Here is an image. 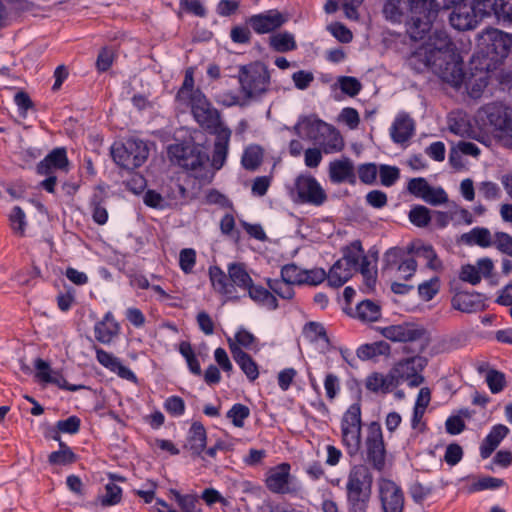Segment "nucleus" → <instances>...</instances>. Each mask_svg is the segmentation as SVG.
Returning <instances> with one entry per match:
<instances>
[{"label":"nucleus","mask_w":512,"mask_h":512,"mask_svg":"<svg viewBox=\"0 0 512 512\" xmlns=\"http://www.w3.org/2000/svg\"><path fill=\"white\" fill-rule=\"evenodd\" d=\"M119 333L120 325L110 311L94 326V336L102 344H110Z\"/></svg>","instance_id":"bb28decb"},{"label":"nucleus","mask_w":512,"mask_h":512,"mask_svg":"<svg viewBox=\"0 0 512 512\" xmlns=\"http://www.w3.org/2000/svg\"><path fill=\"white\" fill-rule=\"evenodd\" d=\"M378 498L383 512H403L404 493L399 485L392 480H378Z\"/></svg>","instance_id":"2eb2a0df"},{"label":"nucleus","mask_w":512,"mask_h":512,"mask_svg":"<svg viewBox=\"0 0 512 512\" xmlns=\"http://www.w3.org/2000/svg\"><path fill=\"white\" fill-rule=\"evenodd\" d=\"M440 290V279L433 277L430 280L424 281L418 286V294L421 299L430 301Z\"/></svg>","instance_id":"6e6d98bb"},{"label":"nucleus","mask_w":512,"mask_h":512,"mask_svg":"<svg viewBox=\"0 0 512 512\" xmlns=\"http://www.w3.org/2000/svg\"><path fill=\"white\" fill-rule=\"evenodd\" d=\"M231 344L236 345L239 349H248L255 353H257L260 350V346L258 343V339L247 329L240 328L234 338H228V346L231 350Z\"/></svg>","instance_id":"a19ab883"},{"label":"nucleus","mask_w":512,"mask_h":512,"mask_svg":"<svg viewBox=\"0 0 512 512\" xmlns=\"http://www.w3.org/2000/svg\"><path fill=\"white\" fill-rule=\"evenodd\" d=\"M249 297L258 305L269 310H275L278 307L277 299L266 288L260 285H254L253 282L247 288Z\"/></svg>","instance_id":"4c0bfd02"},{"label":"nucleus","mask_w":512,"mask_h":512,"mask_svg":"<svg viewBox=\"0 0 512 512\" xmlns=\"http://www.w3.org/2000/svg\"><path fill=\"white\" fill-rule=\"evenodd\" d=\"M414 133V120L406 113H399L390 127V136L393 142L403 144L412 138Z\"/></svg>","instance_id":"393cba45"},{"label":"nucleus","mask_w":512,"mask_h":512,"mask_svg":"<svg viewBox=\"0 0 512 512\" xmlns=\"http://www.w3.org/2000/svg\"><path fill=\"white\" fill-rule=\"evenodd\" d=\"M286 20L284 15L278 10H269L264 13L252 15L247 23L257 34H265L278 29Z\"/></svg>","instance_id":"aec40b11"},{"label":"nucleus","mask_w":512,"mask_h":512,"mask_svg":"<svg viewBox=\"0 0 512 512\" xmlns=\"http://www.w3.org/2000/svg\"><path fill=\"white\" fill-rule=\"evenodd\" d=\"M175 101L180 108H190L195 121L210 133L227 128L221 121L220 112L212 106L204 93L194 86V70L185 71L183 83Z\"/></svg>","instance_id":"7ed1b4c3"},{"label":"nucleus","mask_w":512,"mask_h":512,"mask_svg":"<svg viewBox=\"0 0 512 512\" xmlns=\"http://www.w3.org/2000/svg\"><path fill=\"white\" fill-rule=\"evenodd\" d=\"M250 415V410L247 406L237 403L234 404L227 412V418L231 420L235 427L242 428L244 421Z\"/></svg>","instance_id":"864d4df0"},{"label":"nucleus","mask_w":512,"mask_h":512,"mask_svg":"<svg viewBox=\"0 0 512 512\" xmlns=\"http://www.w3.org/2000/svg\"><path fill=\"white\" fill-rule=\"evenodd\" d=\"M196 264V252L192 248H185L179 254V266L185 274H190Z\"/></svg>","instance_id":"680f3d73"},{"label":"nucleus","mask_w":512,"mask_h":512,"mask_svg":"<svg viewBox=\"0 0 512 512\" xmlns=\"http://www.w3.org/2000/svg\"><path fill=\"white\" fill-rule=\"evenodd\" d=\"M356 316L364 322H374L380 317V307L370 300L362 301L356 307Z\"/></svg>","instance_id":"a18cd8bd"},{"label":"nucleus","mask_w":512,"mask_h":512,"mask_svg":"<svg viewBox=\"0 0 512 512\" xmlns=\"http://www.w3.org/2000/svg\"><path fill=\"white\" fill-rule=\"evenodd\" d=\"M214 134L216 139L210 167L215 172V170L221 169L225 164L232 132L229 128H222L218 129Z\"/></svg>","instance_id":"a878e982"},{"label":"nucleus","mask_w":512,"mask_h":512,"mask_svg":"<svg viewBox=\"0 0 512 512\" xmlns=\"http://www.w3.org/2000/svg\"><path fill=\"white\" fill-rule=\"evenodd\" d=\"M262 161V150L259 146L246 148L242 156V165L248 170H255Z\"/></svg>","instance_id":"3c124183"},{"label":"nucleus","mask_w":512,"mask_h":512,"mask_svg":"<svg viewBox=\"0 0 512 512\" xmlns=\"http://www.w3.org/2000/svg\"><path fill=\"white\" fill-rule=\"evenodd\" d=\"M391 347L385 341H377L369 344L361 345L357 351V357L360 360H374L379 356H387L390 354Z\"/></svg>","instance_id":"e433bc0d"},{"label":"nucleus","mask_w":512,"mask_h":512,"mask_svg":"<svg viewBox=\"0 0 512 512\" xmlns=\"http://www.w3.org/2000/svg\"><path fill=\"white\" fill-rule=\"evenodd\" d=\"M111 155L119 167L134 170L146 162L149 148L142 140L127 139L125 142L114 143L111 147Z\"/></svg>","instance_id":"0eeeda50"},{"label":"nucleus","mask_w":512,"mask_h":512,"mask_svg":"<svg viewBox=\"0 0 512 512\" xmlns=\"http://www.w3.org/2000/svg\"><path fill=\"white\" fill-rule=\"evenodd\" d=\"M268 286L269 288L278 296H280L283 299H291L294 296V290L292 288L291 283H288L287 281L283 280L282 278L274 279V280H268Z\"/></svg>","instance_id":"4d7b16f0"},{"label":"nucleus","mask_w":512,"mask_h":512,"mask_svg":"<svg viewBox=\"0 0 512 512\" xmlns=\"http://www.w3.org/2000/svg\"><path fill=\"white\" fill-rule=\"evenodd\" d=\"M327 278V273L322 268L303 269L302 285L316 286Z\"/></svg>","instance_id":"0e129e2a"},{"label":"nucleus","mask_w":512,"mask_h":512,"mask_svg":"<svg viewBox=\"0 0 512 512\" xmlns=\"http://www.w3.org/2000/svg\"><path fill=\"white\" fill-rule=\"evenodd\" d=\"M417 261L414 258H405L399 263L396 273L399 280L408 281L417 270Z\"/></svg>","instance_id":"bf43d9fd"},{"label":"nucleus","mask_w":512,"mask_h":512,"mask_svg":"<svg viewBox=\"0 0 512 512\" xmlns=\"http://www.w3.org/2000/svg\"><path fill=\"white\" fill-rule=\"evenodd\" d=\"M206 430L200 422L192 423L187 439L185 448L189 449L193 455L199 456L206 447Z\"/></svg>","instance_id":"473e14b6"},{"label":"nucleus","mask_w":512,"mask_h":512,"mask_svg":"<svg viewBox=\"0 0 512 512\" xmlns=\"http://www.w3.org/2000/svg\"><path fill=\"white\" fill-rule=\"evenodd\" d=\"M69 164L65 148H55L37 166L40 175H50L54 170H65Z\"/></svg>","instance_id":"c85d7f7f"},{"label":"nucleus","mask_w":512,"mask_h":512,"mask_svg":"<svg viewBox=\"0 0 512 512\" xmlns=\"http://www.w3.org/2000/svg\"><path fill=\"white\" fill-rule=\"evenodd\" d=\"M476 121L482 129L491 128L496 131L501 139V133L512 121V109L499 102L489 103L477 111Z\"/></svg>","instance_id":"f8f14e48"},{"label":"nucleus","mask_w":512,"mask_h":512,"mask_svg":"<svg viewBox=\"0 0 512 512\" xmlns=\"http://www.w3.org/2000/svg\"><path fill=\"white\" fill-rule=\"evenodd\" d=\"M365 452L368 463L377 471H382L386 464V448L381 425L371 422L367 428Z\"/></svg>","instance_id":"ddd939ff"},{"label":"nucleus","mask_w":512,"mask_h":512,"mask_svg":"<svg viewBox=\"0 0 512 512\" xmlns=\"http://www.w3.org/2000/svg\"><path fill=\"white\" fill-rule=\"evenodd\" d=\"M168 154L172 161L188 170L193 177L203 183H210L214 177V171L210 167L209 156L202 148L194 144H174L168 148Z\"/></svg>","instance_id":"20e7f679"},{"label":"nucleus","mask_w":512,"mask_h":512,"mask_svg":"<svg viewBox=\"0 0 512 512\" xmlns=\"http://www.w3.org/2000/svg\"><path fill=\"white\" fill-rule=\"evenodd\" d=\"M75 460V454L63 443H60V450L52 452L48 457V461L52 465H68Z\"/></svg>","instance_id":"de8ad7c7"},{"label":"nucleus","mask_w":512,"mask_h":512,"mask_svg":"<svg viewBox=\"0 0 512 512\" xmlns=\"http://www.w3.org/2000/svg\"><path fill=\"white\" fill-rule=\"evenodd\" d=\"M478 11L512 23V0H478Z\"/></svg>","instance_id":"cd10ccee"},{"label":"nucleus","mask_w":512,"mask_h":512,"mask_svg":"<svg viewBox=\"0 0 512 512\" xmlns=\"http://www.w3.org/2000/svg\"><path fill=\"white\" fill-rule=\"evenodd\" d=\"M408 217L410 222L417 227H425L431 220L429 209L422 205L414 206L410 210Z\"/></svg>","instance_id":"5fc2aeb1"},{"label":"nucleus","mask_w":512,"mask_h":512,"mask_svg":"<svg viewBox=\"0 0 512 512\" xmlns=\"http://www.w3.org/2000/svg\"><path fill=\"white\" fill-rule=\"evenodd\" d=\"M121 498L122 489L114 483H107L105 485V493L99 497L98 501L103 507H107L118 504Z\"/></svg>","instance_id":"8fccbe9b"},{"label":"nucleus","mask_w":512,"mask_h":512,"mask_svg":"<svg viewBox=\"0 0 512 512\" xmlns=\"http://www.w3.org/2000/svg\"><path fill=\"white\" fill-rule=\"evenodd\" d=\"M179 352L185 358L191 373L201 375V366L194 354L191 344L186 341L181 342L179 345Z\"/></svg>","instance_id":"09e8293b"},{"label":"nucleus","mask_w":512,"mask_h":512,"mask_svg":"<svg viewBox=\"0 0 512 512\" xmlns=\"http://www.w3.org/2000/svg\"><path fill=\"white\" fill-rule=\"evenodd\" d=\"M479 373H485V380L493 394L500 393L506 387L505 374L495 370L489 369L486 364H481L478 367Z\"/></svg>","instance_id":"ea45409f"},{"label":"nucleus","mask_w":512,"mask_h":512,"mask_svg":"<svg viewBox=\"0 0 512 512\" xmlns=\"http://www.w3.org/2000/svg\"><path fill=\"white\" fill-rule=\"evenodd\" d=\"M475 298L474 295L469 293H458L452 299V307L461 312L472 313L480 306Z\"/></svg>","instance_id":"c03bdc74"},{"label":"nucleus","mask_w":512,"mask_h":512,"mask_svg":"<svg viewBox=\"0 0 512 512\" xmlns=\"http://www.w3.org/2000/svg\"><path fill=\"white\" fill-rule=\"evenodd\" d=\"M408 4L407 33L414 41L424 40L420 48L437 31L430 33L432 21L437 16L439 6L435 0H408ZM417 49L418 47L414 51Z\"/></svg>","instance_id":"39448f33"},{"label":"nucleus","mask_w":512,"mask_h":512,"mask_svg":"<svg viewBox=\"0 0 512 512\" xmlns=\"http://www.w3.org/2000/svg\"><path fill=\"white\" fill-rule=\"evenodd\" d=\"M9 222L14 234L20 237L25 235V229L27 226L26 215L19 206L12 208L9 214Z\"/></svg>","instance_id":"49530a36"},{"label":"nucleus","mask_w":512,"mask_h":512,"mask_svg":"<svg viewBox=\"0 0 512 512\" xmlns=\"http://www.w3.org/2000/svg\"><path fill=\"white\" fill-rule=\"evenodd\" d=\"M227 270L231 284H234V288L239 287L247 290V288L253 282L252 278L246 271V268L243 264L231 263L228 265Z\"/></svg>","instance_id":"79ce46f5"},{"label":"nucleus","mask_w":512,"mask_h":512,"mask_svg":"<svg viewBox=\"0 0 512 512\" xmlns=\"http://www.w3.org/2000/svg\"><path fill=\"white\" fill-rule=\"evenodd\" d=\"M381 334L393 342H413L424 337L426 330L415 323H401L382 328Z\"/></svg>","instance_id":"f3484780"},{"label":"nucleus","mask_w":512,"mask_h":512,"mask_svg":"<svg viewBox=\"0 0 512 512\" xmlns=\"http://www.w3.org/2000/svg\"><path fill=\"white\" fill-rule=\"evenodd\" d=\"M373 476L365 464L353 465L348 473L346 491H372Z\"/></svg>","instance_id":"5701e85b"},{"label":"nucleus","mask_w":512,"mask_h":512,"mask_svg":"<svg viewBox=\"0 0 512 512\" xmlns=\"http://www.w3.org/2000/svg\"><path fill=\"white\" fill-rule=\"evenodd\" d=\"M240 91L245 100L264 95L270 86V74L265 65L260 62L250 63L240 67L238 74Z\"/></svg>","instance_id":"423d86ee"},{"label":"nucleus","mask_w":512,"mask_h":512,"mask_svg":"<svg viewBox=\"0 0 512 512\" xmlns=\"http://www.w3.org/2000/svg\"><path fill=\"white\" fill-rule=\"evenodd\" d=\"M477 4L478 0H474L472 6L466 4L455 6L449 17L451 26L459 31L473 29L478 22V18L488 16V13L478 11Z\"/></svg>","instance_id":"dca6fc26"},{"label":"nucleus","mask_w":512,"mask_h":512,"mask_svg":"<svg viewBox=\"0 0 512 512\" xmlns=\"http://www.w3.org/2000/svg\"><path fill=\"white\" fill-rule=\"evenodd\" d=\"M509 431V428L503 424L494 425L480 446L481 457L483 459L490 457Z\"/></svg>","instance_id":"2f4dec72"},{"label":"nucleus","mask_w":512,"mask_h":512,"mask_svg":"<svg viewBox=\"0 0 512 512\" xmlns=\"http://www.w3.org/2000/svg\"><path fill=\"white\" fill-rule=\"evenodd\" d=\"M377 173L378 169L375 163L361 164L357 168L360 181L367 185H371L376 181Z\"/></svg>","instance_id":"052dcab7"},{"label":"nucleus","mask_w":512,"mask_h":512,"mask_svg":"<svg viewBox=\"0 0 512 512\" xmlns=\"http://www.w3.org/2000/svg\"><path fill=\"white\" fill-rule=\"evenodd\" d=\"M231 354L234 361L239 365L240 369L249 380L254 381L258 378V365L249 354H247L243 349L237 348L234 344H231Z\"/></svg>","instance_id":"72a5a7b5"},{"label":"nucleus","mask_w":512,"mask_h":512,"mask_svg":"<svg viewBox=\"0 0 512 512\" xmlns=\"http://www.w3.org/2000/svg\"><path fill=\"white\" fill-rule=\"evenodd\" d=\"M358 271L363 277L366 291H373L377 282L376 260H370L364 254L361 243L354 241L343 249L342 258L329 270L328 283L332 287H341Z\"/></svg>","instance_id":"f03ea898"},{"label":"nucleus","mask_w":512,"mask_h":512,"mask_svg":"<svg viewBox=\"0 0 512 512\" xmlns=\"http://www.w3.org/2000/svg\"><path fill=\"white\" fill-rule=\"evenodd\" d=\"M290 469L291 467L288 463H281L270 468L266 473V487L275 494L290 493Z\"/></svg>","instance_id":"6ab92c4d"},{"label":"nucleus","mask_w":512,"mask_h":512,"mask_svg":"<svg viewBox=\"0 0 512 512\" xmlns=\"http://www.w3.org/2000/svg\"><path fill=\"white\" fill-rule=\"evenodd\" d=\"M171 494L174 496L178 506L183 512H202L200 508L197 507V496L196 495H181L176 490H171Z\"/></svg>","instance_id":"603ef678"},{"label":"nucleus","mask_w":512,"mask_h":512,"mask_svg":"<svg viewBox=\"0 0 512 512\" xmlns=\"http://www.w3.org/2000/svg\"><path fill=\"white\" fill-rule=\"evenodd\" d=\"M408 64L418 72L431 68L443 81L454 87L464 82L468 94L475 99L482 95L489 83L490 63H483L478 68L473 61L474 67L469 76L465 77L460 56L445 31H436L425 44L413 51Z\"/></svg>","instance_id":"f257e3e1"},{"label":"nucleus","mask_w":512,"mask_h":512,"mask_svg":"<svg viewBox=\"0 0 512 512\" xmlns=\"http://www.w3.org/2000/svg\"><path fill=\"white\" fill-rule=\"evenodd\" d=\"M428 364L424 356L414 355L406 357L396 362L391 368L398 386L406 382L410 388L422 385L425 381L422 375L423 370Z\"/></svg>","instance_id":"9b49d317"},{"label":"nucleus","mask_w":512,"mask_h":512,"mask_svg":"<svg viewBox=\"0 0 512 512\" xmlns=\"http://www.w3.org/2000/svg\"><path fill=\"white\" fill-rule=\"evenodd\" d=\"M326 125L327 122L315 114L303 115L298 118L292 131L299 137L314 142Z\"/></svg>","instance_id":"4be33fe9"},{"label":"nucleus","mask_w":512,"mask_h":512,"mask_svg":"<svg viewBox=\"0 0 512 512\" xmlns=\"http://www.w3.org/2000/svg\"><path fill=\"white\" fill-rule=\"evenodd\" d=\"M327 29L341 43H349L353 39L352 32L340 22L331 23Z\"/></svg>","instance_id":"69168bd1"},{"label":"nucleus","mask_w":512,"mask_h":512,"mask_svg":"<svg viewBox=\"0 0 512 512\" xmlns=\"http://www.w3.org/2000/svg\"><path fill=\"white\" fill-rule=\"evenodd\" d=\"M341 439L350 456L356 455L362 441L361 406L354 403L348 407L341 419Z\"/></svg>","instance_id":"6e6552de"},{"label":"nucleus","mask_w":512,"mask_h":512,"mask_svg":"<svg viewBox=\"0 0 512 512\" xmlns=\"http://www.w3.org/2000/svg\"><path fill=\"white\" fill-rule=\"evenodd\" d=\"M365 386L368 390L375 393H388L394 388L398 387L397 381L393 375L392 370L387 374L374 372L370 374L365 381Z\"/></svg>","instance_id":"7c9ffc66"},{"label":"nucleus","mask_w":512,"mask_h":512,"mask_svg":"<svg viewBox=\"0 0 512 512\" xmlns=\"http://www.w3.org/2000/svg\"><path fill=\"white\" fill-rule=\"evenodd\" d=\"M412 251L416 257L422 258L426 261V266L429 269L435 272L443 270V263L431 245L423 243L415 244L412 247Z\"/></svg>","instance_id":"c9c22d12"},{"label":"nucleus","mask_w":512,"mask_h":512,"mask_svg":"<svg viewBox=\"0 0 512 512\" xmlns=\"http://www.w3.org/2000/svg\"><path fill=\"white\" fill-rule=\"evenodd\" d=\"M303 269L295 264H287L281 269V278L293 285H302Z\"/></svg>","instance_id":"13d9d810"},{"label":"nucleus","mask_w":512,"mask_h":512,"mask_svg":"<svg viewBox=\"0 0 512 512\" xmlns=\"http://www.w3.org/2000/svg\"><path fill=\"white\" fill-rule=\"evenodd\" d=\"M408 9V0H386L382 12L385 19L393 24H407Z\"/></svg>","instance_id":"c756f323"},{"label":"nucleus","mask_w":512,"mask_h":512,"mask_svg":"<svg viewBox=\"0 0 512 512\" xmlns=\"http://www.w3.org/2000/svg\"><path fill=\"white\" fill-rule=\"evenodd\" d=\"M467 245H477L482 248L494 246L500 253L512 257V236L506 232L497 231L493 235L485 227H475L461 236Z\"/></svg>","instance_id":"1a4fd4ad"},{"label":"nucleus","mask_w":512,"mask_h":512,"mask_svg":"<svg viewBox=\"0 0 512 512\" xmlns=\"http://www.w3.org/2000/svg\"><path fill=\"white\" fill-rule=\"evenodd\" d=\"M95 351L97 361L106 369L117 374L122 379L131 381L133 383L137 382V377L134 372L123 365L119 358L101 348H95Z\"/></svg>","instance_id":"b1692460"},{"label":"nucleus","mask_w":512,"mask_h":512,"mask_svg":"<svg viewBox=\"0 0 512 512\" xmlns=\"http://www.w3.org/2000/svg\"><path fill=\"white\" fill-rule=\"evenodd\" d=\"M338 120L346 124L350 129H356L360 123V116L356 109L346 107L342 109L338 116Z\"/></svg>","instance_id":"774afa93"},{"label":"nucleus","mask_w":512,"mask_h":512,"mask_svg":"<svg viewBox=\"0 0 512 512\" xmlns=\"http://www.w3.org/2000/svg\"><path fill=\"white\" fill-rule=\"evenodd\" d=\"M480 45L484 48L488 63L495 65L508 56L512 47V37L501 30L490 28L481 34Z\"/></svg>","instance_id":"9d476101"},{"label":"nucleus","mask_w":512,"mask_h":512,"mask_svg":"<svg viewBox=\"0 0 512 512\" xmlns=\"http://www.w3.org/2000/svg\"><path fill=\"white\" fill-rule=\"evenodd\" d=\"M300 203L321 206L327 200V194L321 184L311 175H299L292 191Z\"/></svg>","instance_id":"4468645a"},{"label":"nucleus","mask_w":512,"mask_h":512,"mask_svg":"<svg viewBox=\"0 0 512 512\" xmlns=\"http://www.w3.org/2000/svg\"><path fill=\"white\" fill-rule=\"evenodd\" d=\"M209 276L213 289L222 295L232 297L235 293L234 284H231L229 275L217 266L209 268Z\"/></svg>","instance_id":"f704fd0d"},{"label":"nucleus","mask_w":512,"mask_h":512,"mask_svg":"<svg viewBox=\"0 0 512 512\" xmlns=\"http://www.w3.org/2000/svg\"><path fill=\"white\" fill-rule=\"evenodd\" d=\"M423 200L431 205H440L448 201L446 192L440 187H432L429 185Z\"/></svg>","instance_id":"338daca9"},{"label":"nucleus","mask_w":512,"mask_h":512,"mask_svg":"<svg viewBox=\"0 0 512 512\" xmlns=\"http://www.w3.org/2000/svg\"><path fill=\"white\" fill-rule=\"evenodd\" d=\"M269 44L275 51L282 53L295 50L297 47L293 34L289 32L273 34L269 38Z\"/></svg>","instance_id":"37998d69"},{"label":"nucleus","mask_w":512,"mask_h":512,"mask_svg":"<svg viewBox=\"0 0 512 512\" xmlns=\"http://www.w3.org/2000/svg\"><path fill=\"white\" fill-rule=\"evenodd\" d=\"M380 181L383 186H392L400 177V170L395 166L381 165L379 167Z\"/></svg>","instance_id":"e2e57ef3"},{"label":"nucleus","mask_w":512,"mask_h":512,"mask_svg":"<svg viewBox=\"0 0 512 512\" xmlns=\"http://www.w3.org/2000/svg\"><path fill=\"white\" fill-rule=\"evenodd\" d=\"M314 143L327 155L339 153L345 147L342 134L335 126L329 123H327Z\"/></svg>","instance_id":"412c9836"},{"label":"nucleus","mask_w":512,"mask_h":512,"mask_svg":"<svg viewBox=\"0 0 512 512\" xmlns=\"http://www.w3.org/2000/svg\"><path fill=\"white\" fill-rule=\"evenodd\" d=\"M328 175L333 184L348 183L355 185L357 181L354 163L348 157L330 161L328 164Z\"/></svg>","instance_id":"a211bd4d"},{"label":"nucleus","mask_w":512,"mask_h":512,"mask_svg":"<svg viewBox=\"0 0 512 512\" xmlns=\"http://www.w3.org/2000/svg\"><path fill=\"white\" fill-rule=\"evenodd\" d=\"M372 491H346L348 512H367Z\"/></svg>","instance_id":"58836bf2"}]
</instances>
